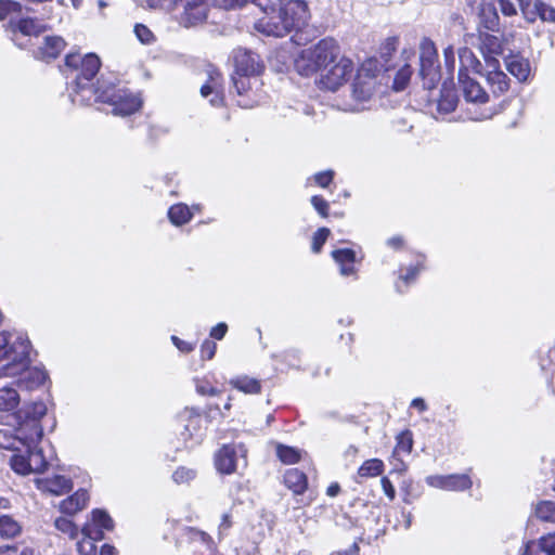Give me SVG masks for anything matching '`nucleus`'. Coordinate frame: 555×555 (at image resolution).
I'll use <instances>...</instances> for the list:
<instances>
[{
  "label": "nucleus",
  "instance_id": "f257e3e1",
  "mask_svg": "<svg viewBox=\"0 0 555 555\" xmlns=\"http://www.w3.org/2000/svg\"><path fill=\"white\" fill-rule=\"evenodd\" d=\"M263 16L255 23V29L266 36L282 38L305 26L310 13L304 0H280L273 3L264 0L259 3Z\"/></svg>",
  "mask_w": 555,
  "mask_h": 555
},
{
  "label": "nucleus",
  "instance_id": "f03ea898",
  "mask_svg": "<svg viewBox=\"0 0 555 555\" xmlns=\"http://www.w3.org/2000/svg\"><path fill=\"white\" fill-rule=\"evenodd\" d=\"M47 414V405L42 401L25 403L15 414L17 423L16 431L18 438L23 440L28 456L27 467L34 474L42 473L48 462L43 456L42 450L36 448L43 435V428L40 424L41 418Z\"/></svg>",
  "mask_w": 555,
  "mask_h": 555
},
{
  "label": "nucleus",
  "instance_id": "7ed1b4c3",
  "mask_svg": "<svg viewBox=\"0 0 555 555\" xmlns=\"http://www.w3.org/2000/svg\"><path fill=\"white\" fill-rule=\"evenodd\" d=\"M340 55L338 43L332 38H325L318 43L301 50L295 60V67L300 75L309 76L324 70Z\"/></svg>",
  "mask_w": 555,
  "mask_h": 555
},
{
  "label": "nucleus",
  "instance_id": "20e7f679",
  "mask_svg": "<svg viewBox=\"0 0 555 555\" xmlns=\"http://www.w3.org/2000/svg\"><path fill=\"white\" fill-rule=\"evenodd\" d=\"M29 341L18 333H0V377L14 375L25 366Z\"/></svg>",
  "mask_w": 555,
  "mask_h": 555
},
{
  "label": "nucleus",
  "instance_id": "39448f33",
  "mask_svg": "<svg viewBox=\"0 0 555 555\" xmlns=\"http://www.w3.org/2000/svg\"><path fill=\"white\" fill-rule=\"evenodd\" d=\"M101 66L100 59L89 53L81 56L79 53H70L65 57L64 74L66 78H72L76 86V91L83 90L94 78Z\"/></svg>",
  "mask_w": 555,
  "mask_h": 555
},
{
  "label": "nucleus",
  "instance_id": "423d86ee",
  "mask_svg": "<svg viewBox=\"0 0 555 555\" xmlns=\"http://www.w3.org/2000/svg\"><path fill=\"white\" fill-rule=\"evenodd\" d=\"M353 73V63L348 57L339 55L321 74L320 85L323 89L336 91Z\"/></svg>",
  "mask_w": 555,
  "mask_h": 555
},
{
  "label": "nucleus",
  "instance_id": "0eeeda50",
  "mask_svg": "<svg viewBox=\"0 0 555 555\" xmlns=\"http://www.w3.org/2000/svg\"><path fill=\"white\" fill-rule=\"evenodd\" d=\"M247 450L243 444H224L216 454L215 464L222 474L234 473L240 465L245 467Z\"/></svg>",
  "mask_w": 555,
  "mask_h": 555
},
{
  "label": "nucleus",
  "instance_id": "6e6552de",
  "mask_svg": "<svg viewBox=\"0 0 555 555\" xmlns=\"http://www.w3.org/2000/svg\"><path fill=\"white\" fill-rule=\"evenodd\" d=\"M103 102H107L113 106V114L119 116H128L137 112L142 104L141 99L127 90H113L104 92Z\"/></svg>",
  "mask_w": 555,
  "mask_h": 555
},
{
  "label": "nucleus",
  "instance_id": "1a4fd4ad",
  "mask_svg": "<svg viewBox=\"0 0 555 555\" xmlns=\"http://www.w3.org/2000/svg\"><path fill=\"white\" fill-rule=\"evenodd\" d=\"M420 63L425 86L431 88L438 77V54L435 43L428 38H424L420 44Z\"/></svg>",
  "mask_w": 555,
  "mask_h": 555
},
{
  "label": "nucleus",
  "instance_id": "9d476101",
  "mask_svg": "<svg viewBox=\"0 0 555 555\" xmlns=\"http://www.w3.org/2000/svg\"><path fill=\"white\" fill-rule=\"evenodd\" d=\"M233 61L235 67L234 74L237 76L251 77L259 75L263 69L259 56L242 48L234 50Z\"/></svg>",
  "mask_w": 555,
  "mask_h": 555
},
{
  "label": "nucleus",
  "instance_id": "9b49d317",
  "mask_svg": "<svg viewBox=\"0 0 555 555\" xmlns=\"http://www.w3.org/2000/svg\"><path fill=\"white\" fill-rule=\"evenodd\" d=\"M524 17L533 23L538 17L543 22L555 23V9L541 0H517Z\"/></svg>",
  "mask_w": 555,
  "mask_h": 555
},
{
  "label": "nucleus",
  "instance_id": "f8f14e48",
  "mask_svg": "<svg viewBox=\"0 0 555 555\" xmlns=\"http://www.w3.org/2000/svg\"><path fill=\"white\" fill-rule=\"evenodd\" d=\"M426 481L429 486L449 490V491H462L472 487L470 478L465 475H434L428 476Z\"/></svg>",
  "mask_w": 555,
  "mask_h": 555
},
{
  "label": "nucleus",
  "instance_id": "ddd939ff",
  "mask_svg": "<svg viewBox=\"0 0 555 555\" xmlns=\"http://www.w3.org/2000/svg\"><path fill=\"white\" fill-rule=\"evenodd\" d=\"M487 81L494 94H502L509 88V80L505 73L500 69L496 57H486Z\"/></svg>",
  "mask_w": 555,
  "mask_h": 555
},
{
  "label": "nucleus",
  "instance_id": "4468645a",
  "mask_svg": "<svg viewBox=\"0 0 555 555\" xmlns=\"http://www.w3.org/2000/svg\"><path fill=\"white\" fill-rule=\"evenodd\" d=\"M375 77L365 68H361L352 82V98L359 102L367 101L374 93Z\"/></svg>",
  "mask_w": 555,
  "mask_h": 555
},
{
  "label": "nucleus",
  "instance_id": "2eb2a0df",
  "mask_svg": "<svg viewBox=\"0 0 555 555\" xmlns=\"http://www.w3.org/2000/svg\"><path fill=\"white\" fill-rule=\"evenodd\" d=\"M475 39L478 40L479 49L485 60L486 57H495L503 51L501 39L494 35L481 30H478L477 36L474 34L466 35L467 43H474Z\"/></svg>",
  "mask_w": 555,
  "mask_h": 555
},
{
  "label": "nucleus",
  "instance_id": "dca6fc26",
  "mask_svg": "<svg viewBox=\"0 0 555 555\" xmlns=\"http://www.w3.org/2000/svg\"><path fill=\"white\" fill-rule=\"evenodd\" d=\"M459 82L461 83L463 95L467 102L483 104L488 101V93L478 81L470 78L464 70L459 73Z\"/></svg>",
  "mask_w": 555,
  "mask_h": 555
},
{
  "label": "nucleus",
  "instance_id": "f3484780",
  "mask_svg": "<svg viewBox=\"0 0 555 555\" xmlns=\"http://www.w3.org/2000/svg\"><path fill=\"white\" fill-rule=\"evenodd\" d=\"M28 354L29 351L27 352L25 366L16 373L17 375L21 372H23V377L18 379L16 384L20 389L33 390L46 382L47 373L37 367L26 370L28 364ZM4 376L5 375H3L2 377ZM13 376H15V374Z\"/></svg>",
  "mask_w": 555,
  "mask_h": 555
},
{
  "label": "nucleus",
  "instance_id": "a211bd4d",
  "mask_svg": "<svg viewBox=\"0 0 555 555\" xmlns=\"http://www.w3.org/2000/svg\"><path fill=\"white\" fill-rule=\"evenodd\" d=\"M65 41L59 36H47L38 48L36 56L40 60L50 61L59 56L64 50Z\"/></svg>",
  "mask_w": 555,
  "mask_h": 555
},
{
  "label": "nucleus",
  "instance_id": "6ab92c4d",
  "mask_svg": "<svg viewBox=\"0 0 555 555\" xmlns=\"http://www.w3.org/2000/svg\"><path fill=\"white\" fill-rule=\"evenodd\" d=\"M522 555H555V533H548L539 541L527 543Z\"/></svg>",
  "mask_w": 555,
  "mask_h": 555
},
{
  "label": "nucleus",
  "instance_id": "aec40b11",
  "mask_svg": "<svg viewBox=\"0 0 555 555\" xmlns=\"http://www.w3.org/2000/svg\"><path fill=\"white\" fill-rule=\"evenodd\" d=\"M479 27L495 31L499 29L500 17L492 3H482L478 11Z\"/></svg>",
  "mask_w": 555,
  "mask_h": 555
},
{
  "label": "nucleus",
  "instance_id": "412c9836",
  "mask_svg": "<svg viewBox=\"0 0 555 555\" xmlns=\"http://www.w3.org/2000/svg\"><path fill=\"white\" fill-rule=\"evenodd\" d=\"M82 541L78 542V552L82 555H93L96 551L94 541L102 538V531L95 529L93 525H86L82 530Z\"/></svg>",
  "mask_w": 555,
  "mask_h": 555
},
{
  "label": "nucleus",
  "instance_id": "4be33fe9",
  "mask_svg": "<svg viewBox=\"0 0 555 555\" xmlns=\"http://www.w3.org/2000/svg\"><path fill=\"white\" fill-rule=\"evenodd\" d=\"M89 501V495L86 490H78L72 496L62 501L60 509L67 515H74L86 507Z\"/></svg>",
  "mask_w": 555,
  "mask_h": 555
},
{
  "label": "nucleus",
  "instance_id": "5701e85b",
  "mask_svg": "<svg viewBox=\"0 0 555 555\" xmlns=\"http://www.w3.org/2000/svg\"><path fill=\"white\" fill-rule=\"evenodd\" d=\"M507 70L519 81H525L530 74V65L527 60L519 55H511L505 59Z\"/></svg>",
  "mask_w": 555,
  "mask_h": 555
},
{
  "label": "nucleus",
  "instance_id": "b1692460",
  "mask_svg": "<svg viewBox=\"0 0 555 555\" xmlns=\"http://www.w3.org/2000/svg\"><path fill=\"white\" fill-rule=\"evenodd\" d=\"M219 76L220 74L218 72L210 73L209 81L201 88L202 96L207 98L212 94L210 103L214 106L221 105L223 101L222 90L219 85Z\"/></svg>",
  "mask_w": 555,
  "mask_h": 555
},
{
  "label": "nucleus",
  "instance_id": "393cba45",
  "mask_svg": "<svg viewBox=\"0 0 555 555\" xmlns=\"http://www.w3.org/2000/svg\"><path fill=\"white\" fill-rule=\"evenodd\" d=\"M332 257L340 264V273L343 275H351L354 272L353 262L356 260V253L352 249L343 248L333 250Z\"/></svg>",
  "mask_w": 555,
  "mask_h": 555
},
{
  "label": "nucleus",
  "instance_id": "a878e982",
  "mask_svg": "<svg viewBox=\"0 0 555 555\" xmlns=\"http://www.w3.org/2000/svg\"><path fill=\"white\" fill-rule=\"evenodd\" d=\"M284 482L295 494H301L307 489V477L297 468L288 469L285 473Z\"/></svg>",
  "mask_w": 555,
  "mask_h": 555
},
{
  "label": "nucleus",
  "instance_id": "bb28decb",
  "mask_svg": "<svg viewBox=\"0 0 555 555\" xmlns=\"http://www.w3.org/2000/svg\"><path fill=\"white\" fill-rule=\"evenodd\" d=\"M183 12L181 13L180 21L185 27L197 25L207 17V7H181Z\"/></svg>",
  "mask_w": 555,
  "mask_h": 555
},
{
  "label": "nucleus",
  "instance_id": "cd10ccee",
  "mask_svg": "<svg viewBox=\"0 0 555 555\" xmlns=\"http://www.w3.org/2000/svg\"><path fill=\"white\" fill-rule=\"evenodd\" d=\"M41 488L55 495L70 491L72 481L64 476H54L41 481Z\"/></svg>",
  "mask_w": 555,
  "mask_h": 555
},
{
  "label": "nucleus",
  "instance_id": "c85d7f7f",
  "mask_svg": "<svg viewBox=\"0 0 555 555\" xmlns=\"http://www.w3.org/2000/svg\"><path fill=\"white\" fill-rule=\"evenodd\" d=\"M459 59L462 67L460 70L470 69L475 73H481L482 64L469 48H461L459 50Z\"/></svg>",
  "mask_w": 555,
  "mask_h": 555
},
{
  "label": "nucleus",
  "instance_id": "c756f323",
  "mask_svg": "<svg viewBox=\"0 0 555 555\" xmlns=\"http://www.w3.org/2000/svg\"><path fill=\"white\" fill-rule=\"evenodd\" d=\"M21 401L17 390L13 387L0 388V411H12Z\"/></svg>",
  "mask_w": 555,
  "mask_h": 555
},
{
  "label": "nucleus",
  "instance_id": "7c9ffc66",
  "mask_svg": "<svg viewBox=\"0 0 555 555\" xmlns=\"http://www.w3.org/2000/svg\"><path fill=\"white\" fill-rule=\"evenodd\" d=\"M230 385L245 393H258L261 386L258 379L248 376H238L230 380Z\"/></svg>",
  "mask_w": 555,
  "mask_h": 555
},
{
  "label": "nucleus",
  "instance_id": "2f4dec72",
  "mask_svg": "<svg viewBox=\"0 0 555 555\" xmlns=\"http://www.w3.org/2000/svg\"><path fill=\"white\" fill-rule=\"evenodd\" d=\"M20 524L11 516L3 515L0 517V535L4 539L15 538L21 533Z\"/></svg>",
  "mask_w": 555,
  "mask_h": 555
},
{
  "label": "nucleus",
  "instance_id": "473e14b6",
  "mask_svg": "<svg viewBox=\"0 0 555 555\" xmlns=\"http://www.w3.org/2000/svg\"><path fill=\"white\" fill-rule=\"evenodd\" d=\"M13 27L25 36H37L44 30V26L34 18H22Z\"/></svg>",
  "mask_w": 555,
  "mask_h": 555
},
{
  "label": "nucleus",
  "instance_id": "72a5a7b5",
  "mask_svg": "<svg viewBox=\"0 0 555 555\" xmlns=\"http://www.w3.org/2000/svg\"><path fill=\"white\" fill-rule=\"evenodd\" d=\"M168 217L173 224L181 225L191 219L192 214L186 205L177 204L170 207Z\"/></svg>",
  "mask_w": 555,
  "mask_h": 555
},
{
  "label": "nucleus",
  "instance_id": "f704fd0d",
  "mask_svg": "<svg viewBox=\"0 0 555 555\" xmlns=\"http://www.w3.org/2000/svg\"><path fill=\"white\" fill-rule=\"evenodd\" d=\"M384 470V463L379 459H371L365 461L359 468L358 474L360 477H376L382 475Z\"/></svg>",
  "mask_w": 555,
  "mask_h": 555
},
{
  "label": "nucleus",
  "instance_id": "c9c22d12",
  "mask_svg": "<svg viewBox=\"0 0 555 555\" xmlns=\"http://www.w3.org/2000/svg\"><path fill=\"white\" fill-rule=\"evenodd\" d=\"M457 105V98L453 90L446 89L438 101V111L444 114L451 113Z\"/></svg>",
  "mask_w": 555,
  "mask_h": 555
},
{
  "label": "nucleus",
  "instance_id": "e433bc0d",
  "mask_svg": "<svg viewBox=\"0 0 555 555\" xmlns=\"http://www.w3.org/2000/svg\"><path fill=\"white\" fill-rule=\"evenodd\" d=\"M276 455L284 464H295L300 460V452L292 447L276 446Z\"/></svg>",
  "mask_w": 555,
  "mask_h": 555
},
{
  "label": "nucleus",
  "instance_id": "4c0bfd02",
  "mask_svg": "<svg viewBox=\"0 0 555 555\" xmlns=\"http://www.w3.org/2000/svg\"><path fill=\"white\" fill-rule=\"evenodd\" d=\"M535 515L544 521L555 522V503L551 501H543L535 507Z\"/></svg>",
  "mask_w": 555,
  "mask_h": 555
},
{
  "label": "nucleus",
  "instance_id": "58836bf2",
  "mask_svg": "<svg viewBox=\"0 0 555 555\" xmlns=\"http://www.w3.org/2000/svg\"><path fill=\"white\" fill-rule=\"evenodd\" d=\"M185 535L192 542L199 541L203 544H205L209 550H215V543L212 541V538L205 531L190 527L185 529Z\"/></svg>",
  "mask_w": 555,
  "mask_h": 555
},
{
  "label": "nucleus",
  "instance_id": "ea45409f",
  "mask_svg": "<svg viewBox=\"0 0 555 555\" xmlns=\"http://www.w3.org/2000/svg\"><path fill=\"white\" fill-rule=\"evenodd\" d=\"M54 526L60 532L68 535L69 539H76L78 535V528L68 518H56L54 521Z\"/></svg>",
  "mask_w": 555,
  "mask_h": 555
},
{
  "label": "nucleus",
  "instance_id": "a19ab883",
  "mask_svg": "<svg viewBox=\"0 0 555 555\" xmlns=\"http://www.w3.org/2000/svg\"><path fill=\"white\" fill-rule=\"evenodd\" d=\"M28 456L25 454H14L10 460L12 469L20 475L31 474L30 467H27Z\"/></svg>",
  "mask_w": 555,
  "mask_h": 555
},
{
  "label": "nucleus",
  "instance_id": "79ce46f5",
  "mask_svg": "<svg viewBox=\"0 0 555 555\" xmlns=\"http://www.w3.org/2000/svg\"><path fill=\"white\" fill-rule=\"evenodd\" d=\"M411 75H412V68L410 65H405L402 68H400L395 77L393 88L397 91L403 90L406 87V85L411 78Z\"/></svg>",
  "mask_w": 555,
  "mask_h": 555
},
{
  "label": "nucleus",
  "instance_id": "37998d69",
  "mask_svg": "<svg viewBox=\"0 0 555 555\" xmlns=\"http://www.w3.org/2000/svg\"><path fill=\"white\" fill-rule=\"evenodd\" d=\"M92 520L93 525L99 528L106 530H111L113 528V520L109 517V515L104 511L94 509L92 512Z\"/></svg>",
  "mask_w": 555,
  "mask_h": 555
},
{
  "label": "nucleus",
  "instance_id": "c03bdc74",
  "mask_svg": "<svg viewBox=\"0 0 555 555\" xmlns=\"http://www.w3.org/2000/svg\"><path fill=\"white\" fill-rule=\"evenodd\" d=\"M135 37L138 40L143 44H152L155 42V36L152 33V30L143 25V24H137L133 29Z\"/></svg>",
  "mask_w": 555,
  "mask_h": 555
},
{
  "label": "nucleus",
  "instance_id": "a18cd8bd",
  "mask_svg": "<svg viewBox=\"0 0 555 555\" xmlns=\"http://www.w3.org/2000/svg\"><path fill=\"white\" fill-rule=\"evenodd\" d=\"M413 447L412 434L406 430L397 436L396 452L402 451L410 453Z\"/></svg>",
  "mask_w": 555,
  "mask_h": 555
},
{
  "label": "nucleus",
  "instance_id": "49530a36",
  "mask_svg": "<svg viewBox=\"0 0 555 555\" xmlns=\"http://www.w3.org/2000/svg\"><path fill=\"white\" fill-rule=\"evenodd\" d=\"M22 5L12 0H0V21L4 20L11 13H20Z\"/></svg>",
  "mask_w": 555,
  "mask_h": 555
},
{
  "label": "nucleus",
  "instance_id": "de8ad7c7",
  "mask_svg": "<svg viewBox=\"0 0 555 555\" xmlns=\"http://www.w3.org/2000/svg\"><path fill=\"white\" fill-rule=\"evenodd\" d=\"M196 476L195 470L186 467H179L172 474L173 481L176 483H188L193 480Z\"/></svg>",
  "mask_w": 555,
  "mask_h": 555
},
{
  "label": "nucleus",
  "instance_id": "09e8293b",
  "mask_svg": "<svg viewBox=\"0 0 555 555\" xmlns=\"http://www.w3.org/2000/svg\"><path fill=\"white\" fill-rule=\"evenodd\" d=\"M330 235V230L327 228H321L319 229L314 235H313V240H312V250L313 253H320L323 244L325 243V241L327 240Z\"/></svg>",
  "mask_w": 555,
  "mask_h": 555
},
{
  "label": "nucleus",
  "instance_id": "8fccbe9b",
  "mask_svg": "<svg viewBox=\"0 0 555 555\" xmlns=\"http://www.w3.org/2000/svg\"><path fill=\"white\" fill-rule=\"evenodd\" d=\"M232 81L237 94L240 95L244 94L250 87L249 77H242L233 74Z\"/></svg>",
  "mask_w": 555,
  "mask_h": 555
},
{
  "label": "nucleus",
  "instance_id": "3c124183",
  "mask_svg": "<svg viewBox=\"0 0 555 555\" xmlns=\"http://www.w3.org/2000/svg\"><path fill=\"white\" fill-rule=\"evenodd\" d=\"M311 204L323 218L327 217L328 203L323 197L318 195L312 196Z\"/></svg>",
  "mask_w": 555,
  "mask_h": 555
},
{
  "label": "nucleus",
  "instance_id": "603ef678",
  "mask_svg": "<svg viewBox=\"0 0 555 555\" xmlns=\"http://www.w3.org/2000/svg\"><path fill=\"white\" fill-rule=\"evenodd\" d=\"M217 350L216 343L211 340H205L201 347V354L203 360H210L214 358Z\"/></svg>",
  "mask_w": 555,
  "mask_h": 555
},
{
  "label": "nucleus",
  "instance_id": "864d4df0",
  "mask_svg": "<svg viewBox=\"0 0 555 555\" xmlns=\"http://www.w3.org/2000/svg\"><path fill=\"white\" fill-rule=\"evenodd\" d=\"M221 2L227 10H232L241 8L248 2L255 3L259 8V3L264 2V0H221Z\"/></svg>",
  "mask_w": 555,
  "mask_h": 555
},
{
  "label": "nucleus",
  "instance_id": "5fc2aeb1",
  "mask_svg": "<svg viewBox=\"0 0 555 555\" xmlns=\"http://www.w3.org/2000/svg\"><path fill=\"white\" fill-rule=\"evenodd\" d=\"M5 438V435L0 431V439ZM17 443L23 444V440L18 438V433L16 431V437L9 438L7 440H0V448L10 449V450H18Z\"/></svg>",
  "mask_w": 555,
  "mask_h": 555
},
{
  "label": "nucleus",
  "instance_id": "6e6d98bb",
  "mask_svg": "<svg viewBox=\"0 0 555 555\" xmlns=\"http://www.w3.org/2000/svg\"><path fill=\"white\" fill-rule=\"evenodd\" d=\"M333 176H334V172L332 170H327L324 172L317 173L314 176V180L320 186L326 188L333 180Z\"/></svg>",
  "mask_w": 555,
  "mask_h": 555
},
{
  "label": "nucleus",
  "instance_id": "4d7b16f0",
  "mask_svg": "<svg viewBox=\"0 0 555 555\" xmlns=\"http://www.w3.org/2000/svg\"><path fill=\"white\" fill-rule=\"evenodd\" d=\"M380 483L385 494L390 501H393L396 498V490L392 482L387 477H383L380 479Z\"/></svg>",
  "mask_w": 555,
  "mask_h": 555
},
{
  "label": "nucleus",
  "instance_id": "13d9d810",
  "mask_svg": "<svg viewBox=\"0 0 555 555\" xmlns=\"http://www.w3.org/2000/svg\"><path fill=\"white\" fill-rule=\"evenodd\" d=\"M500 9L505 16H514L517 14L516 7L509 0H500Z\"/></svg>",
  "mask_w": 555,
  "mask_h": 555
},
{
  "label": "nucleus",
  "instance_id": "bf43d9fd",
  "mask_svg": "<svg viewBox=\"0 0 555 555\" xmlns=\"http://www.w3.org/2000/svg\"><path fill=\"white\" fill-rule=\"evenodd\" d=\"M196 391L203 396H217L219 390L208 384H197Z\"/></svg>",
  "mask_w": 555,
  "mask_h": 555
},
{
  "label": "nucleus",
  "instance_id": "052dcab7",
  "mask_svg": "<svg viewBox=\"0 0 555 555\" xmlns=\"http://www.w3.org/2000/svg\"><path fill=\"white\" fill-rule=\"evenodd\" d=\"M228 331V326L225 323H219L215 327H212L210 332V336L216 339H222Z\"/></svg>",
  "mask_w": 555,
  "mask_h": 555
},
{
  "label": "nucleus",
  "instance_id": "680f3d73",
  "mask_svg": "<svg viewBox=\"0 0 555 555\" xmlns=\"http://www.w3.org/2000/svg\"><path fill=\"white\" fill-rule=\"evenodd\" d=\"M171 340L175 346L182 352H190L193 350V346L191 344L178 338L177 336H172Z\"/></svg>",
  "mask_w": 555,
  "mask_h": 555
},
{
  "label": "nucleus",
  "instance_id": "e2e57ef3",
  "mask_svg": "<svg viewBox=\"0 0 555 555\" xmlns=\"http://www.w3.org/2000/svg\"><path fill=\"white\" fill-rule=\"evenodd\" d=\"M206 7V0H175L176 7Z\"/></svg>",
  "mask_w": 555,
  "mask_h": 555
},
{
  "label": "nucleus",
  "instance_id": "0e129e2a",
  "mask_svg": "<svg viewBox=\"0 0 555 555\" xmlns=\"http://www.w3.org/2000/svg\"><path fill=\"white\" fill-rule=\"evenodd\" d=\"M420 269L417 267H411L408 269V272L405 275H402L401 279L405 282L412 281L417 275Z\"/></svg>",
  "mask_w": 555,
  "mask_h": 555
},
{
  "label": "nucleus",
  "instance_id": "69168bd1",
  "mask_svg": "<svg viewBox=\"0 0 555 555\" xmlns=\"http://www.w3.org/2000/svg\"><path fill=\"white\" fill-rule=\"evenodd\" d=\"M232 526V522L230 520L229 514H223L221 524L219 526V534L222 533V531L228 530Z\"/></svg>",
  "mask_w": 555,
  "mask_h": 555
},
{
  "label": "nucleus",
  "instance_id": "338daca9",
  "mask_svg": "<svg viewBox=\"0 0 555 555\" xmlns=\"http://www.w3.org/2000/svg\"><path fill=\"white\" fill-rule=\"evenodd\" d=\"M443 54H444V59H446V62L447 64L449 63H452L454 62V49L452 46H449L448 48L444 49L443 51Z\"/></svg>",
  "mask_w": 555,
  "mask_h": 555
},
{
  "label": "nucleus",
  "instance_id": "774afa93",
  "mask_svg": "<svg viewBox=\"0 0 555 555\" xmlns=\"http://www.w3.org/2000/svg\"><path fill=\"white\" fill-rule=\"evenodd\" d=\"M16 552H17V547L15 545L0 546V555H13Z\"/></svg>",
  "mask_w": 555,
  "mask_h": 555
}]
</instances>
